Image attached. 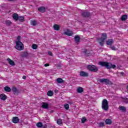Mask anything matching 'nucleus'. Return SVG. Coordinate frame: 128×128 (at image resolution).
Returning a JSON list of instances; mask_svg holds the SVG:
<instances>
[{
  "label": "nucleus",
  "instance_id": "f257e3e1",
  "mask_svg": "<svg viewBox=\"0 0 128 128\" xmlns=\"http://www.w3.org/2000/svg\"><path fill=\"white\" fill-rule=\"evenodd\" d=\"M99 64L102 66H104L106 68H108V70L116 68V64H112V63L108 62H100Z\"/></svg>",
  "mask_w": 128,
  "mask_h": 128
},
{
  "label": "nucleus",
  "instance_id": "f03ea898",
  "mask_svg": "<svg viewBox=\"0 0 128 128\" xmlns=\"http://www.w3.org/2000/svg\"><path fill=\"white\" fill-rule=\"evenodd\" d=\"M107 38V35L106 33H102L101 35V38H97V40L100 46H104V40Z\"/></svg>",
  "mask_w": 128,
  "mask_h": 128
},
{
  "label": "nucleus",
  "instance_id": "7ed1b4c3",
  "mask_svg": "<svg viewBox=\"0 0 128 128\" xmlns=\"http://www.w3.org/2000/svg\"><path fill=\"white\" fill-rule=\"evenodd\" d=\"M87 70L90 72H96L98 71V68L95 65L90 64L86 66Z\"/></svg>",
  "mask_w": 128,
  "mask_h": 128
},
{
  "label": "nucleus",
  "instance_id": "20e7f679",
  "mask_svg": "<svg viewBox=\"0 0 128 128\" xmlns=\"http://www.w3.org/2000/svg\"><path fill=\"white\" fill-rule=\"evenodd\" d=\"M102 108L105 112L108 110V102L106 99H104L102 101Z\"/></svg>",
  "mask_w": 128,
  "mask_h": 128
},
{
  "label": "nucleus",
  "instance_id": "39448f33",
  "mask_svg": "<svg viewBox=\"0 0 128 128\" xmlns=\"http://www.w3.org/2000/svg\"><path fill=\"white\" fill-rule=\"evenodd\" d=\"M15 43L16 44L15 48L18 50H22L24 48V44L21 42H16Z\"/></svg>",
  "mask_w": 128,
  "mask_h": 128
},
{
  "label": "nucleus",
  "instance_id": "423d86ee",
  "mask_svg": "<svg viewBox=\"0 0 128 128\" xmlns=\"http://www.w3.org/2000/svg\"><path fill=\"white\" fill-rule=\"evenodd\" d=\"M99 82H101V84H103V82H104L105 84H106V85L110 84V86H112V81H110L108 79H106V78L100 79L99 80Z\"/></svg>",
  "mask_w": 128,
  "mask_h": 128
},
{
  "label": "nucleus",
  "instance_id": "0eeeda50",
  "mask_svg": "<svg viewBox=\"0 0 128 128\" xmlns=\"http://www.w3.org/2000/svg\"><path fill=\"white\" fill-rule=\"evenodd\" d=\"M81 14L82 16L85 18H88L90 16V13L88 12H83Z\"/></svg>",
  "mask_w": 128,
  "mask_h": 128
},
{
  "label": "nucleus",
  "instance_id": "6e6552de",
  "mask_svg": "<svg viewBox=\"0 0 128 128\" xmlns=\"http://www.w3.org/2000/svg\"><path fill=\"white\" fill-rule=\"evenodd\" d=\"M12 90V92H13L15 96H18V94H20V90L14 87Z\"/></svg>",
  "mask_w": 128,
  "mask_h": 128
},
{
  "label": "nucleus",
  "instance_id": "1a4fd4ad",
  "mask_svg": "<svg viewBox=\"0 0 128 128\" xmlns=\"http://www.w3.org/2000/svg\"><path fill=\"white\" fill-rule=\"evenodd\" d=\"M80 76L84 78L88 76V73L84 72V71H81L80 72Z\"/></svg>",
  "mask_w": 128,
  "mask_h": 128
},
{
  "label": "nucleus",
  "instance_id": "9d476101",
  "mask_svg": "<svg viewBox=\"0 0 128 128\" xmlns=\"http://www.w3.org/2000/svg\"><path fill=\"white\" fill-rule=\"evenodd\" d=\"M38 10L40 12H46V7L44 6H42L38 8Z\"/></svg>",
  "mask_w": 128,
  "mask_h": 128
},
{
  "label": "nucleus",
  "instance_id": "9b49d317",
  "mask_svg": "<svg viewBox=\"0 0 128 128\" xmlns=\"http://www.w3.org/2000/svg\"><path fill=\"white\" fill-rule=\"evenodd\" d=\"M74 40L77 44H80V36L78 35L76 36L74 38Z\"/></svg>",
  "mask_w": 128,
  "mask_h": 128
},
{
  "label": "nucleus",
  "instance_id": "f8f14e48",
  "mask_svg": "<svg viewBox=\"0 0 128 128\" xmlns=\"http://www.w3.org/2000/svg\"><path fill=\"white\" fill-rule=\"evenodd\" d=\"M42 108L45 110H48V102H43L42 104Z\"/></svg>",
  "mask_w": 128,
  "mask_h": 128
},
{
  "label": "nucleus",
  "instance_id": "ddd939ff",
  "mask_svg": "<svg viewBox=\"0 0 128 128\" xmlns=\"http://www.w3.org/2000/svg\"><path fill=\"white\" fill-rule=\"evenodd\" d=\"M12 122L14 124H18L20 122V118L17 116L14 117L12 119Z\"/></svg>",
  "mask_w": 128,
  "mask_h": 128
},
{
  "label": "nucleus",
  "instance_id": "4468645a",
  "mask_svg": "<svg viewBox=\"0 0 128 128\" xmlns=\"http://www.w3.org/2000/svg\"><path fill=\"white\" fill-rule=\"evenodd\" d=\"M18 14L16 13H14L12 15V18L14 20H16V22H18Z\"/></svg>",
  "mask_w": 128,
  "mask_h": 128
},
{
  "label": "nucleus",
  "instance_id": "2eb2a0df",
  "mask_svg": "<svg viewBox=\"0 0 128 128\" xmlns=\"http://www.w3.org/2000/svg\"><path fill=\"white\" fill-rule=\"evenodd\" d=\"M7 60L8 62V64H10V66H16V64H14V60H10V58H7Z\"/></svg>",
  "mask_w": 128,
  "mask_h": 128
},
{
  "label": "nucleus",
  "instance_id": "dca6fc26",
  "mask_svg": "<svg viewBox=\"0 0 128 128\" xmlns=\"http://www.w3.org/2000/svg\"><path fill=\"white\" fill-rule=\"evenodd\" d=\"M0 98L2 100H6L8 98L4 94H0Z\"/></svg>",
  "mask_w": 128,
  "mask_h": 128
},
{
  "label": "nucleus",
  "instance_id": "f3484780",
  "mask_svg": "<svg viewBox=\"0 0 128 128\" xmlns=\"http://www.w3.org/2000/svg\"><path fill=\"white\" fill-rule=\"evenodd\" d=\"M4 90L7 92H12V89L8 86H6L4 87Z\"/></svg>",
  "mask_w": 128,
  "mask_h": 128
},
{
  "label": "nucleus",
  "instance_id": "a211bd4d",
  "mask_svg": "<svg viewBox=\"0 0 128 128\" xmlns=\"http://www.w3.org/2000/svg\"><path fill=\"white\" fill-rule=\"evenodd\" d=\"M76 92H78V94H82V92H84V88L78 87L76 90Z\"/></svg>",
  "mask_w": 128,
  "mask_h": 128
},
{
  "label": "nucleus",
  "instance_id": "6ab92c4d",
  "mask_svg": "<svg viewBox=\"0 0 128 128\" xmlns=\"http://www.w3.org/2000/svg\"><path fill=\"white\" fill-rule=\"evenodd\" d=\"M108 46H112L114 44V40L112 39H109L106 42Z\"/></svg>",
  "mask_w": 128,
  "mask_h": 128
},
{
  "label": "nucleus",
  "instance_id": "aec40b11",
  "mask_svg": "<svg viewBox=\"0 0 128 128\" xmlns=\"http://www.w3.org/2000/svg\"><path fill=\"white\" fill-rule=\"evenodd\" d=\"M112 120L109 118L106 119L105 120V124H112Z\"/></svg>",
  "mask_w": 128,
  "mask_h": 128
},
{
  "label": "nucleus",
  "instance_id": "412c9836",
  "mask_svg": "<svg viewBox=\"0 0 128 128\" xmlns=\"http://www.w3.org/2000/svg\"><path fill=\"white\" fill-rule=\"evenodd\" d=\"M18 20H19L20 22H24V16H20L18 18Z\"/></svg>",
  "mask_w": 128,
  "mask_h": 128
},
{
  "label": "nucleus",
  "instance_id": "4be33fe9",
  "mask_svg": "<svg viewBox=\"0 0 128 128\" xmlns=\"http://www.w3.org/2000/svg\"><path fill=\"white\" fill-rule=\"evenodd\" d=\"M54 30H60V25L55 24L53 26Z\"/></svg>",
  "mask_w": 128,
  "mask_h": 128
},
{
  "label": "nucleus",
  "instance_id": "5701e85b",
  "mask_svg": "<svg viewBox=\"0 0 128 128\" xmlns=\"http://www.w3.org/2000/svg\"><path fill=\"white\" fill-rule=\"evenodd\" d=\"M30 56V53L26 52H24L22 54V58H26Z\"/></svg>",
  "mask_w": 128,
  "mask_h": 128
},
{
  "label": "nucleus",
  "instance_id": "b1692460",
  "mask_svg": "<svg viewBox=\"0 0 128 128\" xmlns=\"http://www.w3.org/2000/svg\"><path fill=\"white\" fill-rule=\"evenodd\" d=\"M121 20L122 21H126V20H128V15L126 14L122 15L121 17Z\"/></svg>",
  "mask_w": 128,
  "mask_h": 128
},
{
  "label": "nucleus",
  "instance_id": "393cba45",
  "mask_svg": "<svg viewBox=\"0 0 128 128\" xmlns=\"http://www.w3.org/2000/svg\"><path fill=\"white\" fill-rule=\"evenodd\" d=\"M47 96H54V92L52 90L48 91L47 92Z\"/></svg>",
  "mask_w": 128,
  "mask_h": 128
},
{
  "label": "nucleus",
  "instance_id": "a878e982",
  "mask_svg": "<svg viewBox=\"0 0 128 128\" xmlns=\"http://www.w3.org/2000/svg\"><path fill=\"white\" fill-rule=\"evenodd\" d=\"M56 82L58 84H62L64 82V80L62 78H59L56 79Z\"/></svg>",
  "mask_w": 128,
  "mask_h": 128
},
{
  "label": "nucleus",
  "instance_id": "bb28decb",
  "mask_svg": "<svg viewBox=\"0 0 128 128\" xmlns=\"http://www.w3.org/2000/svg\"><path fill=\"white\" fill-rule=\"evenodd\" d=\"M64 34H66V36H72V32L67 31L64 32Z\"/></svg>",
  "mask_w": 128,
  "mask_h": 128
},
{
  "label": "nucleus",
  "instance_id": "cd10ccee",
  "mask_svg": "<svg viewBox=\"0 0 128 128\" xmlns=\"http://www.w3.org/2000/svg\"><path fill=\"white\" fill-rule=\"evenodd\" d=\"M120 110H122V112H126V108L124 106H121L119 108Z\"/></svg>",
  "mask_w": 128,
  "mask_h": 128
},
{
  "label": "nucleus",
  "instance_id": "c85d7f7f",
  "mask_svg": "<svg viewBox=\"0 0 128 128\" xmlns=\"http://www.w3.org/2000/svg\"><path fill=\"white\" fill-rule=\"evenodd\" d=\"M88 122V119H86V117H83L82 118L81 122L82 124H84V122Z\"/></svg>",
  "mask_w": 128,
  "mask_h": 128
},
{
  "label": "nucleus",
  "instance_id": "c756f323",
  "mask_svg": "<svg viewBox=\"0 0 128 128\" xmlns=\"http://www.w3.org/2000/svg\"><path fill=\"white\" fill-rule=\"evenodd\" d=\"M122 98L125 104H128V98L122 97Z\"/></svg>",
  "mask_w": 128,
  "mask_h": 128
},
{
  "label": "nucleus",
  "instance_id": "7c9ffc66",
  "mask_svg": "<svg viewBox=\"0 0 128 128\" xmlns=\"http://www.w3.org/2000/svg\"><path fill=\"white\" fill-rule=\"evenodd\" d=\"M36 126L37 128H42V122H39L37 123Z\"/></svg>",
  "mask_w": 128,
  "mask_h": 128
},
{
  "label": "nucleus",
  "instance_id": "2f4dec72",
  "mask_svg": "<svg viewBox=\"0 0 128 128\" xmlns=\"http://www.w3.org/2000/svg\"><path fill=\"white\" fill-rule=\"evenodd\" d=\"M6 26H11L12 24V22H10V20H8L6 22Z\"/></svg>",
  "mask_w": 128,
  "mask_h": 128
},
{
  "label": "nucleus",
  "instance_id": "473e14b6",
  "mask_svg": "<svg viewBox=\"0 0 128 128\" xmlns=\"http://www.w3.org/2000/svg\"><path fill=\"white\" fill-rule=\"evenodd\" d=\"M57 124H59V125L62 124V119H58L57 120Z\"/></svg>",
  "mask_w": 128,
  "mask_h": 128
},
{
  "label": "nucleus",
  "instance_id": "72a5a7b5",
  "mask_svg": "<svg viewBox=\"0 0 128 128\" xmlns=\"http://www.w3.org/2000/svg\"><path fill=\"white\" fill-rule=\"evenodd\" d=\"M98 126L100 128H102V126H104V123L100 122V123L98 124Z\"/></svg>",
  "mask_w": 128,
  "mask_h": 128
},
{
  "label": "nucleus",
  "instance_id": "f704fd0d",
  "mask_svg": "<svg viewBox=\"0 0 128 128\" xmlns=\"http://www.w3.org/2000/svg\"><path fill=\"white\" fill-rule=\"evenodd\" d=\"M32 48L33 50H36V48H38V45H36V44H33L32 45Z\"/></svg>",
  "mask_w": 128,
  "mask_h": 128
},
{
  "label": "nucleus",
  "instance_id": "c9c22d12",
  "mask_svg": "<svg viewBox=\"0 0 128 128\" xmlns=\"http://www.w3.org/2000/svg\"><path fill=\"white\" fill-rule=\"evenodd\" d=\"M64 108H66V110H68V108H70V105H68V104H64Z\"/></svg>",
  "mask_w": 128,
  "mask_h": 128
},
{
  "label": "nucleus",
  "instance_id": "e433bc0d",
  "mask_svg": "<svg viewBox=\"0 0 128 128\" xmlns=\"http://www.w3.org/2000/svg\"><path fill=\"white\" fill-rule=\"evenodd\" d=\"M32 24L34 26H36V21L34 20L32 21Z\"/></svg>",
  "mask_w": 128,
  "mask_h": 128
},
{
  "label": "nucleus",
  "instance_id": "4c0bfd02",
  "mask_svg": "<svg viewBox=\"0 0 128 128\" xmlns=\"http://www.w3.org/2000/svg\"><path fill=\"white\" fill-rule=\"evenodd\" d=\"M20 38H21L20 36H18L16 38L17 41L16 42H20Z\"/></svg>",
  "mask_w": 128,
  "mask_h": 128
},
{
  "label": "nucleus",
  "instance_id": "58836bf2",
  "mask_svg": "<svg viewBox=\"0 0 128 128\" xmlns=\"http://www.w3.org/2000/svg\"><path fill=\"white\" fill-rule=\"evenodd\" d=\"M110 48L112 50H116V47L114 46H110Z\"/></svg>",
  "mask_w": 128,
  "mask_h": 128
},
{
  "label": "nucleus",
  "instance_id": "ea45409f",
  "mask_svg": "<svg viewBox=\"0 0 128 128\" xmlns=\"http://www.w3.org/2000/svg\"><path fill=\"white\" fill-rule=\"evenodd\" d=\"M48 54L50 56H52V52L50 51L48 52Z\"/></svg>",
  "mask_w": 128,
  "mask_h": 128
},
{
  "label": "nucleus",
  "instance_id": "a19ab883",
  "mask_svg": "<svg viewBox=\"0 0 128 128\" xmlns=\"http://www.w3.org/2000/svg\"><path fill=\"white\" fill-rule=\"evenodd\" d=\"M86 52H87L86 50H85L84 51V54H85L86 56H88V54H87Z\"/></svg>",
  "mask_w": 128,
  "mask_h": 128
},
{
  "label": "nucleus",
  "instance_id": "79ce46f5",
  "mask_svg": "<svg viewBox=\"0 0 128 128\" xmlns=\"http://www.w3.org/2000/svg\"><path fill=\"white\" fill-rule=\"evenodd\" d=\"M56 66H57V68H62V65L60 64H57Z\"/></svg>",
  "mask_w": 128,
  "mask_h": 128
},
{
  "label": "nucleus",
  "instance_id": "37998d69",
  "mask_svg": "<svg viewBox=\"0 0 128 128\" xmlns=\"http://www.w3.org/2000/svg\"><path fill=\"white\" fill-rule=\"evenodd\" d=\"M44 66H50V64H46Z\"/></svg>",
  "mask_w": 128,
  "mask_h": 128
},
{
  "label": "nucleus",
  "instance_id": "c03bdc74",
  "mask_svg": "<svg viewBox=\"0 0 128 128\" xmlns=\"http://www.w3.org/2000/svg\"><path fill=\"white\" fill-rule=\"evenodd\" d=\"M41 128H48V126H46V125H45L44 126L43 125H42V126Z\"/></svg>",
  "mask_w": 128,
  "mask_h": 128
},
{
  "label": "nucleus",
  "instance_id": "a18cd8bd",
  "mask_svg": "<svg viewBox=\"0 0 128 128\" xmlns=\"http://www.w3.org/2000/svg\"><path fill=\"white\" fill-rule=\"evenodd\" d=\"M22 78H23V80H26V76H23Z\"/></svg>",
  "mask_w": 128,
  "mask_h": 128
},
{
  "label": "nucleus",
  "instance_id": "49530a36",
  "mask_svg": "<svg viewBox=\"0 0 128 128\" xmlns=\"http://www.w3.org/2000/svg\"><path fill=\"white\" fill-rule=\"evenodd\" d=\"M120 74L124 76V72H120Z\"/></svg>",
  "mask_w": 128,
  "mask_h": 128
},
{
  "label": "nucleus",
  "instance_id": "de8ad7c7",
  "mask_svg": "<svg viewBox=\"0 0 128 128\" xmlns=\"http://www.w3.org/2000/svg\"><path fill=\"white\" fill-rule=\"evenodd\" d=\"M16 0H8V2H16Z\"/></svg>",
  "mask_w": 128,
  "mask_h": 128
},
{
  "label": "nucleus",
  "instance_id": "09e8293b",
  "mask_svg": "<svg viewBox=\"0 0 128 128\" xmlns=\"http://www.w3.org/2000/svg\"><path fill=\"white\" fill-rule=\"evenodd\" d=\"M69 104H72V103H70H70H69Z\"/></svg>",
  "mask_w": 128,
  "mask_h": 128
},
{
  "label": "nucleus",
  "instance_id": "8fccbe9b",
  "mask_svg": "<svg viewBox=\"0 0 128 128\" xmlns=\"http://www.w3.org/2000/svg\"><path fill=\"white\" fill-rule=\"evenodd\" d=\"M69 104H72V103H70H70H69Z\"/></svg>",
  "mask_w": 128,
  "mask_h": 128
}]
</instances>
